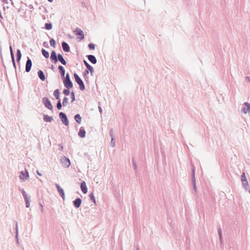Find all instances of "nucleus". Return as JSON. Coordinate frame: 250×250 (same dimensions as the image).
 Segmentation results:
<instances>
[{
	"label": "nucleus",
	"mask_w": 250,
	"mask_h": 250,
	"mask_svg": "<svg viewBox=\"0 0 250 250\" xmlns=\"http://www.w3.org/2000/svg\"><path fill=\"white\" fill-rule=\"evenodd\" d=\"M43 45L45 47H48V44H47V43L46 42H44L43 43Z\"/></svg>",
	"instance_id": "48"
},
{
	"label": "nucleus",
	"mask_w": 250,
	"mask_h": 250,
	"mask_svg": "<svg viewBox=\"0 0 250 250\" xmlns=\"http://www.w3.org/2000/svg\"><path fill=\"white\" fill-rule=\"evenodd\" d=\"M1 1L4 3H6L7 4L8 3V0H1Z\"/></svg>",
	"instance_id": "50"
},
{
	"label": "nucleus",
	"mask_w": 250,
	"mask_h": 250,
	"mask_svg": "<svg viewBox=\"0 0 250 250\" xmlns=\"http://www.w3.org/2000/svg\"><path fill=\"white\" fill-rule=\"evenodd\" d=\"M110 135L111 137V138L113 137V129H111L110 131Z\"/></svg>",
	"instance_id": "46"
},
{
	"label": "nucleus",
	"mask_w": 250,
	"mask_h": 250,
	"mask_svg": "<svg viewBox=\"0 0 250 250\" xmlns=\"http://www.w3.org/2000/svg\"><path fill=\"white\" fill-rule=\"evenodd\" d=\"M74 119L78 124H80L81 123L82 117H81L80 114H77L75 115L74 116Z\"/></svg>",
	"instance_id": "23"
},
{
	"label": "nucleus",
	"mask_w": 250,
	"mask_h": 250,
	"mask_svg": "<svg viewBox=\"0 0 250 250\" xmlns=\"http://www.w3.org/2000/svg\"><path fill=\"white\" fill-rule=\"evenodd\" d=\"M70 80H71L70 78V75H69V73H67L66 74L65 78H64L63 81H70Z\"/></svg>",
	"instance_id": "38"
},
{
	"label": "nucleus",
	"mask_w": 250,
	"mask_h": 250,
	"mask_svg": "<svg viewBox=\"0 0 250 250\" xmlns=\"http://www.w3.org/2000/svg\"><path fill=\"white\" fill-rule=\"evenodd\" d=\"M28 7L30 9H34V7L32 5V4H30L29 6H28Z\"/></svg>",
	"instance_id": "49"
},
{
	"label": "nucleus",
	"mask_w": 250,
	"mask_h": 250,
	"mask_svg": "<svg viewBox=\"0 0 250 250\" xmlns=\"http://www.w3.org/2000/svg\"><path fill=\"white\" fill-rule=\"evenodd\" d=\"M60 90L58 89H56L53 93V95L56 98V99L59 100L60 99Z\"/></svg>",
	"instance_id": "24"
},
{
	"label": "nucleus",
	"mask_w": 250,
	"mask_h": 250,
	"mask_svg": "<svg viewBox=\"0 0 250 250\" xmlns=\"http://www.w3.org/2000/svg\"><path fill=\"white\" fill-rule=\"evenodd\" d=\"M88 47L90 49H94L95 47V45L94 43H90L88 44Z\"/></svg>",
	"instance_id": "37"
},
{
	"label": "nucleus",
	"mask_w": 250,
	"mask_h": 250,
	"mask_svg": "<svg viewBox=\"0 0 250 250\" xmlns=\"http://www.w3.org/2000/svg\"><path fill=\"white\" fill-rule=\"evenodd\" d=\"M59 117L61 119L62 123L66 126L68 125L69 124V121L68 118L66 115V114L62 112H61L59 113Z\"/></svg>",
	"instance_id": "5"
},
{
	"label": "nucleus",
	"mask_w": 250,
	"mask_h": 250,
	"mask_svg": "<svg viewBox=\"0 0 250 250\" xmlns=\"http://www.w3.org/2000/svg\"><path fill=\"white\" fill-rule=\"evenodd\" d=\"M64 86L67 89H70L73 86V83L71 80L70 81H63Z\"/></svg>",
	"instance_id": "15"
},
{
	"label": "nucleus",
	"mask_w": 250,
	"mask_h": 250,
	"mask_svg": "<svg viewBox=\"0 0 250 250\" xmlns=\"http://www.w3.org/2000/svg\"><path fill=\"white\" fill-rule=\"evenodd\" d=\"M245 106L242 108V112L244 114H247L250 112V104L248 102L244 103Z\"/></svg>",
	"instance_id": "10"
},
{
	"label": "nucleus",
	"mask_w": 250,
	"mask_h": 250,
	"mask_svg": "<svg viewBox=\"0 0 250 250\" xmlns=\"http://www.w3.org/2000/svg\"><path fill=\"white\" fill-rule=\"evenodd\" d=\"M21 58V53L20 49L17 51V61L18 63H20V61Z\"/></svg>",
	"instance_id": "25"
},
{
	"label": "nucleus",
	"mask_w": 250,
	"mask_h": 250,
	"mask_svg": "<svg viewBox=\"0 0 250 250\" xmlns=\"http://www.w3.org/2000/svg\"><path fill=\"white\" fill-rule=\"evenodd\" d=\"M74 32L79 37L80 40H83L84 38L83 30L79 28H76Z\"/></svg>",
	"instance_id": "11"
},
{
	"label": "nucleus",
	"mask_w": 250,
	"mask_h": 250,
	"mask_svg": "<svg viewBox=\"0 0 250 250\" xmlns=\"http://www.w3.org/2000/svg\"><path fill=\"white\" fill-rule=\"evenodd\" d=\"M81 188L82 192L85 194L87 192V188L86 185V183L84 181H83L81 184Z\"/></svg>",
	"instance_id": "16"
},
{
	"label": "nucleus",
	"mask_w": 250,
	"mask_h": 250,
	"mask_svg": "<svg viewBox=\"0 0 250 250\" xmlns=\"http://www.w3.org/2000/svg\"><path fill=\"white\" fill-rule=\"evenodd\" d=\"M54 65H53V64H52V65H51V69H52V70H53V69H54Z\"/></svg>",
	"instance_id": "55"
},
{
	"label": "nucleus",
	"mask_w": 250,
	"mask_h": 250,
	"mask_svg": "<svg viewBox=\"0 0 250 250\" xmlns=\"http://www.w3.org/2000/svg\"><path fill=\"white\" fill-rule=\"evenodd\" d=\"M30 201H27L26 202H25V206L26 208H29L30 205Z\"/></svg>",
	"instance_id": "42"
},
{
	"label": "nucleus",
	"mask_w": 250,
	"mask_h": 250,
	"mask_svg": "<svg viewBox=\"0 0 250 250\" xmlns=\"http://www.w3.org/2000/svg\"><path fill=\"white\" fill-rule=\"evenodd\" d=\"M59 146H60V150H63V146L61 144H59Z\"/></svg>",
	"instance_id": "52"
},
{
	"label": "nucleus",
	"mask_w": 250,
	"mask_h": 250,
	"mask_svg": "<svg viewBox=\"0 0 250 250\" xmlns=\"http://www.w3.org/2000/svg\"><path fill=\"white\" fill-rule=\"evenodd\" d=\"M37 174L40 176L42 175V174L38 170L37 171Z\"/></svg>",
	"instance_id": "54"
},
{
	"label": "nucleus",
	"mask_w": 250,
	"mask_h": 250,
	"mask_svg": "<svg viewBox=\"0 0 250 250\" xmlns=\"http://www.w3.org/2000/svg\"><path fill=\"white\" fill-rule=\"evenodd\" d=\"M245 81L249 83L250 82V77L249 76H246L245 78Z\"/></svg>",
	"instance_id": "44"
},
{
	"label": "nucleus",
	"mask_w": 250,
	"mask_h": 250,
	"mask_svg": "<svg viewBox=\"0 0 250 250\" xmlns=\"http://www.w3.org/2000/svg\"><path fill=\"white\" fill-rule=\"evenodd\" d=\"M68 98L66 97H65L63 98V101H62V105L63 106H66L68 104Z\"/></svg>",
	"instance_id": "29"
},
{
	"label": "nucleus",
	"mask_w": 250,
	"mask_h": 250,
	"mask_svg": "<svg viewBox=\"0 0 250 250\" xmlns=\"http://www.w3.org/2000/svg\"><path fill=\"white\" fill-rule=\"evenodd\" d=\"M60 161L62 166L64 167L68 168L70 166L71 163L69 159L65 156L62 157L60 159Z\"/></svg>",
	"instance_id": "4"
},
{
	"label": "nucleus",
	"mask_w": 250,
	"mask_h": 250,
	"mask_svg": "<svg viewBox=\"0 0 250 250\" xmlns=\"http://www.w3.org/2000/svg\"><path fill=\"white\" fill-rule=\"evenodd\" d=\"M110 146L113 147H114L115 146V143L114 141V137H112L111 138V142H110Z\"/></svg>",
	"instance_id": "36"
},
{
	"label": "nucleus",
	"mask_w": 250,
	"mask_h": 250,
	"mask_svg": "<svg viewBox=\"0 0 250 250\" xmlns=\"http://www.w3.org/2000/svg\"><path fill=\"white\" fill-rule=\"evenodd\" d=\"M21 191L22 192L23 197L25 196L26 195H27L26 192H25V191L24 190V189L23 188L21 189Z\"/></svg>",
	"instance_id": "41"
},
{
	"label": "nucleus",
	"mask_w": 250,
	"mask_h": 250,
	"mask_svg": "<svg viewBox=\"0 0 250 250\" xmlns=\"http://www.w3.org/2000/svg\"><path fill=\"white\" fill-rule=\"evenodd\" d=\"M10 54H11V59H12V63H13V66H14V68L16 69V63H15V57H14V52L11 53Z\"/></svg>",
	"instance_id": "27"
},
{
	"label": "nucleus",
	"mask_w": 250,
	"mask_h": 250,
	"mask_svg": "<svg viewBox=\"0 0 250 250\" xmlns=\"http://www.w3.org/2000/svg\"><path fill=\"white\" fill-rule=\"evenodd\" d=\"M89 71L88 70H85L84 71V75L85 76L87 74H88L89 73Z\"/></svg>",
	"instance_id": "47"
},
{
	"label": "nucleus",
	"mask_w": 250,
	"mask_h": 250,
	"mask_svg": "<svg viewBox=\"0 0 250 250\" xmlns=\"http://www.w3.org/2000/svg\"><path fill=\"white\" fill-rule=\"evenodd\" d=\"M249 192L250 193V189H249Z\"/></svg>",
	"instance_id": "58"
},
{
	"label": "nucleus",
	"mask_w": 250,
	"mask_h": 250,
	"mask_svg": "<svg viewBox=\"0 0 250 250\" xmlns=\"http://www.w3.org/2000/svg\"><path fill=\"white\" fill-rule=\"evenodd\" d=\"M9 49L10 51V53L13 52L12 47L11 46H10Z\"/></svg>",
	"instance_id": "53"
},
{
	"label": "nucleus",
	"mask_w": 250,
	"mask_h": 250,
	"mask_svg": "<svg viewBox=\"0 0 250 250\" xmlns=\"http://www.w3.org/2000/svg\"><path fill=\"white\" fill-rule=\"evenodd\" d=\"M45 28L47 30H51L52 28V23L50 22L45 23Z\"/></svg>",
	"instance_id": "30"
},
{
	"label": "nucleus",
	"mask_w": 250,
	"mask_h": 250,
	"mask_svg": "<svg viewBox=\"0 0 250 250\" xmlns=\"http://www.w3.org/2000/svg\"><path fill=\"white\" fill-rule=\"evenodd\" d=\"M38 76L41 81H44L45 80V76L42 70H39L38 71Z\"/></svg>",
	"instance_id": "20"
},
{
	"label": "nucleus",
	"mask_w": 250,
	"mask_h": 250,
	"mask_svg": "<svg viewBox=\"0 0 250 250\" xmlns=\"http://www.w3.org/2000/svg\"><path fill=\"white\" fill-rule=\"evenodd\" d=\"M241 180L243 188L246 190H248L249 188V183L244 172H243L241 176Z\"/></svg>",
	"instance_id": "3"
},
{
	"label": "nucleus",
	"mask_w": 250,
	"mask_h": 250,
	"mask_svg": "<svg viewBox=\"0 0 250 250\" xmlns=\"http://www.w3.org/2000/svg\"><path fill=\"white\" fill-rule=\"evenodd\" d=\"M82 199L80 198H77L73 201V205L76 208H79L82 204Z\"/></svg>",
	"instance_id": "14"
},
{
	"label": "nucleus",
	"mask_w": 250,
	"mask_h": 250,
	"mask_svg": "<svg viewBox=\"0 0 250 250\" xmlns=\"http://www.w3.org/2000/svg\"><path fill=\"white\" fill-rule=\"evenodd\" d=\"M32 65V62L31 60L29 57H27V60L26 62L25 65V71L29 72L31 70Z\"/></svg>",
	"instance_id": "12"
},
{
	"label": "nucleus",
	"mask_w": 250,
	"mask_h": 250,
	"mask_svg": "<svg viewBox=\"0 0 250 250\" xmlns=\"http://www.w3.org/2000/svg\"><path fill=\"white\" fill-rule=\"evenodd\" d=\"M29 177V174L27 170L21 171L19 178L23 182L26 181L27 179H28Z\"/></svg>",
	"instance_id": "6"
},
{
	"label": "nucleus",
	"mask_w": 250,
	"mask_h": 250,
	"mask_svg": "<svg viewBox=\"0 0 250 250\" xmlns=\"http://www.w3.org/2000/svg\"><path fill=\"white\" fill-rule=\"evenodd\" d=\"M43 120L46 122H51L53 118L52 116H49L47 115H43Z\"/></svg>",
	"instance_id": "22"
},
{
	"label": "nucleus",
	"mask_w": 250,
	"mask_h": 250,
	"mask_svg": "<svg viewBox=\"0 0 250 250\" xmlns=\"http://www.w3.org/2000/svg\"><path fill=\"white\" fill-rule=\"evenodd\" d=\"M58 69L59 70V72L60 73V74L62 76V77L64 78V75H65V69L64 67L62 65H59L58 67Z\"/></svg>",
	"instance_id": "21"
},
{
	"label": "nucleus",
	"mask_w": 250,
	"mask_h": 250,
	"mask_svg": "<svg viewBox=\"0 0 250 250\" xmlns=\"http://www.w3.org/2000/svg\"><path fill=\"white\" fill-rule=\"evenodd\" d=\"M74 77L75 78L76 82L79 84L80 90H81L82 91L84 90L85 89V86L83 81L82 80L81 78L76 73H75L74 74Z\"/></svg>",
	"instance_id": "2"
},
{
	"label": "nucleus",
	"mask_w": 250,
	"mask_h": 250,
	"mask_svg": "<svg viewBox=\"0 0 250 250\" xmlns=\"http://www.w3.org/2000/svg\"><path fill=\"white\" fill-rule=\"evenodd\" d=\"M42 55L46 59L48 58L49 57V52L45 50L44 49H42Z\"/></svg>",
	"instance_id": "26"
},
{
	"label": "nucleus",
	"mask_w": 250,
	"mask_h": 250,
	"mask_svg": "<svg viewBox=\"0 0 250 250\" xmlns=\"http://www.w3.org/2000/svg\"><path fill=\"white\" fill-rule=\"evenodd\" d=\"M50 60L52 62L56 63L58 61L63 65H66V62L64 59L63 56L61 54L57 55L55 51L53 50L51 53Z\"/></svg>",
	"instance_id": "1"
},
{
	"label": "nucleus",
	"mask_w": 250,
	"mask_h": 250,
	"mask_svg": "<svg viewBox=\"0 0 250 250\" xmlns=\"http://www.w3.org/2000/svg\"><path fill=\"white\" fill-rule=\"evenodd\" d=\"M23 198L25 200V202H26L27 201H30V196H28L27 195H26L25 196H24L23 197Z\"/></svg>",
	"instance_id": "40"
},
{
	"label": "nucleus",
	"mask_w": 250,
	"mask_h": 250,
	"mask_svg": "<svg viewBox=\"0 0 250 250\" xmlns=\"http://www.w3.org/2000/svg\"><path fill=\"white\" fill-rule=\"evenodd\" d=\"M192 184L194 191L196 192L197 191V187L196 186L195 179V167H192Z\"/></svg>",
	"instance_id": "8"
},
{
	"label": "nucleus",
	"mask_w": 250,
	"mask_h": 250,
	"mask_svg": "<svg viewBox=\"0 0 250 250\" xmlns=\"http://www.w3.org/2000/svg\"><path fill=\"white\" fill-rule=\"evenodd\" d=\"M137 250H139V248H137Z\"/></svg>",
	"instance_id": "59"
},
{
	"label": "nucleus",
	"mask_w": 250,
	"mask_h": 250,
	"mask_svg": "<svg viewBox=\"0 0 250 250\" xmlns=\"http://www.w3.org/2000/svg\"><path fill=\"white\" fill-rule=\"evenodd\" d=\"M78 136L81 138H84L85 137V131L84 127H81L78 132Z\"/></svg>",
	"instance_id": "17"
},
{
	"label": "nucleus",
	"mask_w": 250,
	"mask_h": 250,
	"mask_svg": "<svg viewBox=\"0 0 250 250\" xmlns=\"http://www.w3.org/2000/svg\"><path fill=\"white\" fill-rule=\"evenodd\" d=\"M11 1L12 4H13V2H12V0H10Z\"/></svg>",
	"instance_id": "57"
},
{
	"label": "nucleus",
	"mask_w": 250,
	"mask_h": 250,
	"mask_svg": "<svg viewBox=\"0 0 250 250\" xmlns=\"http://www.w3.org/2000/svg\"><path fill=\"white\" fill-rule=\"evenodd\" d=\"M48 0L49 2H52L53 1V0Z\"/></svg>",
	"instance_id": "56"
},
{
	"label": "nucleus",
	"mask_w": 250,
	"mask_h": 250,
	"mask_svg": "<svg viewBox=\"0 0 250 250\" xmlns=\"http://www.w3.org/2000/svg\"><path fill=\"white\" fill-rule=\"evenodd\" d=\"M63 93H64V95H65L66 96H68L70 94V91L68 89H64L63 91Z\"/></svg>",
	"instance_id": "39"
},
{
	"label": "nucleus",
	"mask_w": 250,
	"mask_h": 250,
	"mask_svg": "<svg viewBox=\"0 0 250 250\" xmlns=\"http://www.w3.org/2000/svg\"><path fill=\"white\" fill-rule=\"evenodd\" d=\"M62 104L61 102V100L59 99V100H58V103L57 104V108H58V110H60L62 108Z\"/></svg>",
	"instance_id": "34"
},
{
	"label": "nucleus",
	"mask_w": 250,
	"mask_h": 250,
	"mask_svg": "<svg viewBox=\"0 0 250 250\" xmlns=\"http://www.w3.org/2000/svg\"><path fill=\"white\" fill-rule=\"evenodd\" d=\"M62 46L63 50L66 52H69L70 51V47L68 44L65 42H63L62 43Z\"/></svg>",
	"instance_id": "13"
},
{
	"label": "nucleus",
	"mask_w": 250,
	"mask_h": 250,
	"mask_svg": "<svg viewBox=\"0 0 250 250\" xmlns=\"http://www.w3.org/2000/svg\"><path fill=\"white\" fill-rule=\"evenodd\" d=\"M84 64L86 66V68L89 70L91 75H92L93 72H94L93 68L92 66H91L85 60L83 61Z\"/></svg>",
	"instance_id": "19"
},
{
	"label": "nucleus",
	"mask_w": 250,
	"mask_h": 250,
	"mask_svg": "<svg viewBox=\"0 0 250 250\" xmlns=\"http://www.w3.org/2000/svg\"><path fill=\"white\" fill-rule=\"evenodd\" d=\"M56 187L57 189V190L58 192L59 193L60 196L63 199V200H65V194L63 189L61 188V187L60 186V185L58 184H55Z\"/></svg>",
	"instance_id": "9"
},
{
	"label": "nucleus",
	"mask_w": 250,
	"mask_h": 250,
	"mask_svg": "<svg viewBox=\"0 0 250 250\" xmlns=\"http://www.w3.org/2000/svg\"><path fill=\"white\" fill-rule=\"evenodd\" d=\"M40 206L41 208V211L42 212H43V207L42 204H40Z\"/></svg>",
	"instance_id": "45"
},
{
	"label": "nucleus",
	"mask_w": 250,
	"mask_h": 250,
	"mask_svg": "<svg viewBox=\"0 0 250 250\" xmlns=\"http://www.w3.org/2000/svg\"><path fill=\"white\" fill-rule=\"evenodd\" d=\"M218 234L219 236L220 243H222V235L221 229L220 228H219V229H218Z\"/></svg>",
	"instance_id": "33"
},
{
	"label": "nucleus",
	"mask_w": 250,
	"mask_h": 250,
	"mask_svg": "<svg viewBox=\"0 0 250 250\" xmlns=\"http://www.w3.org/2000/svg\"><path fill=\"white\" fill-rule=\"evenodd\" d=\"M133 164L134 169L135 170H136L137 168V166L136 163H135L134 160H133Z\"/></svg>",
	"instance_id": "43"
},
{
	"label": "nucleus",
	"mask_w": 250,
	"mask_h": 250,
	"mask_svg": "<svg viewBox=\"0 0 250 250\" xmlns=\"http://www.w3.org/2000/svg\"><path fill=\"white\" fill-rule=\"evenodd\" d=\"M98 109H99V110L100 112L101 113H102V108L101 107V106H99V107H98Z\"/></svg>",
	"instance_id": "51"
},
{
	"label": "nucleus",
	"mask_w": 250,
	"mask_h": 250,
	"mask_svg": "<svg viewBox=\"0 0 250 250\" xmlns=\"http://www.w3.org/2000/svg\"><path fill=\"white\" fill-rule=\"evenodd\" d=\"M88 60L93 64H95L97 62V59L96 57L93 55H89L87 56Z\"/></svg>",
	"instance_id": "18"
},
{
	"label": "nucleus",
	"mask_w": 250,
	"mask_h": 250,
	"mask_svg": "<svg viewBox=\"0 0 250 250\" xmlns=\"http://www.w3.org/2000/svg\"><path fill=\"white\" fill-rule=\"evenodd\" d=\"M71 102H73L75 100V93L74 92L72 91L71 92Z\"/></svg>",
	"instance_id": "35"
},
{
	"label": "nucleus",
	"mask_w": 250,
	"mask_h": 250,
	"mask_svg": "<svg viewBox=\"0 0 250 250\" xmlns=\"http://www.w3.org/2000/svg\"><path fill=\"white\" fill-rule=\"evenodd\" d=\"M16 238L17 239V242L18 243V242H19V240H18V223H17V222L16 223Z\"/></svg>",
	"instance_id": "32"
},
{
	"label": "nucleus",
	"mask_w": 250,
	"mask_h": 250,
	"mask_svg": "<svg viewBox=\"0 0 250 250\" xmlns=\"http://www.w3.org/2000/svg\"><path fill=\"white\" fill-rule=\"evenodd\" d=\"M49 42H50V45L51 46H52L53 48H55V47H56V41H55V40L54 39L51 38Z\"/></svg>",
	"instance_id": "28"
},
{
	"label": "nucleus",
	"mask_w": 250,
	"mask_h": 250,
	"mask_svg": "<svg viewBox=\"0 0 250 250\" xmlns=\"http://www.w3.org/2000/svg\"><path fill=\"white\" fill-rule=\"evenodd\" d=\"M42 103L46 108L49 110H52L53 106L48 98L46 97L43 98Z\"/></svg>",
	"instance_id": "7"
},
{
	"label": "nucleus",
	"mask_w": 250,
	"mask_h": 250,
	"mask_svg": "<svg viewBox=\"0 0 250 250\" xmlns=\"http://www.w3.org/2000/svg\"><path fill=\"white\" fill-rule=\"evenodd\" d=\"M89 198L95 204H96V200L93 193H91L89 194Z\"/></svg>",
	"instance_id": "31"
}]
</instances>
